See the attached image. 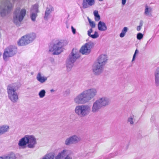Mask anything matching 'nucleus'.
Wrapping results in <instances>:
<instances>
[{
	"label": "nucleus",
	"instance_id": "1",
	"mask_svg": "<svg viewBox=\"0 0 159 159\" xmlns=\"http://www.w3.org/2000/svg\"><path fill=\"white\" fill-rule=\"evenodd\" d=\"M97 92L95 88L85 90L74 98L73 102L77 105L88 103L96 96Z\"/></svg>",
	"mask_w": 159,
	"mask_h": 159
},
{
	"label": "nucleus",
	"instance_id": "2",
	"mask_svg": "<svg viewBox=\"0 0 159 159\" xmlns=\"http://www.w3.org/2000/svg\"><path fill=\"white\" fill-rule=\"evenodd\" d=\"M107 60L108 57L105 54H101L98 57L92 67V71L94 75L98 76L103 73Z\"/></svg>",
	"mask_w": 159,
	"mask_h": 159
},
{
	"label": "nucleus",
	"instance_id": "3",
	"mask_svg": "<svg viewBox=\"0 0 159 159\" xmlns=\"http://www.w3.org/2000/svg\"><path fill=\"white\" fill-rule=\"evenodd\" d=\"M67 44L64 40H58L49 48V51L53 55H58L63 51V47Z\"/></svg>",
	"mask_w": 159,
	"mask_h": 159
},
{
	"label": "nucleus",
	"instance_id": "4",
	"mask_svg": "<svg viewBox=\"0 0 159 159\" xmlns=\"http://www.w3.org/2000/svg\"><path fill=\"white\" fill-rule=\"evenodd\" d=\"M91 111V107L88 105H80L76 106L74 112L78 116L84 117L88 116Z\"/></svg>",
	"mask_w": 159,
	"mask_h": 159
},
{
	"label": "nucleus",
	"instance_id": "5",
	"mask_svg": "<svg viewBox=\"0 0 159 159\" xmlns=\"http://www.w3.org/2000/svg\"><path fill=\"white\" fill-rule=\"evenodd\" d=\"M7 90L9 99L13 102H16L18 99V96L16 85L14 84L9 85L7 87Z\"/></svg>",
	"mask_w": 159,
	"mask_h": 159
},
{
	"label": "nucleus",
	"instance_id": "6",
	"mask_svg": "<svg viewBox=\"0 0 159 159\" xmlns=\"http://www.w3.org/2000/svg\"><path fill=\"white\" fill-rule=\"evenodd\" d=\"M26 13V10L25 9L20 10L19 7L17 8L15 10L13 17V21L16 25H19L23 20Z\"/></svg>",
	"mask_w": 159,
	"mask_h": 159
},
{
	"label": "nucleus",
	"instance_id": "7",
	"mask_svg": "<svg viewBox=\"0 0 159 159\" xmlns=\"http://www.w3.org/2000/svg\"><path fill=\"white\" fill-rule=\"evenodd\" d=\"M36 37V34L34 33L27 34L21 37L18 42V44L20 46L27 45L32 43Z\"/></svg>",
	"mask_w": 159,
	"mask_h": 159
},
{
	"label": "nucleus",
	"instance_id": "8",
	"mask_svg": "<svg viewBox=\"0 0 159 159\" xmlns=\"http://www.w3.org/2000/svg\"><path fill=\"white\" fill-rule=\"evenodd\" d=\"M72 151L67 149L64 148L54 156L55 159H73Z\"/></svg>",
	"mask_w": 159,
	"mask_h": 159
},
{
	"label": "nucleus",
	"instance_id": "9",
	"mask_svg": "<svg viewBox=\"0 0 159 159\" xmlns=\"http://www.w3.org/2000/svg\"><path fill=\"white\" fill-rule=\"evenodd\" d=\"M17 52V48L14 46H10L6 48L3 54V58L4 60H7L8 58L15 55Z\"/></svg>",
	"mask_w": 159,
	"mask_h": 159
},
{
	"label": "nucleus",
	"instance_id": "10",
	"mask_svg": "<svg viewBox=\"0 0 159 159\" xmlns=\"http://www.w3.org/2000/svg\"><path fill=\"white\" fill-rule=\"evenodd\" d=\"M94 45V43L92 42L87 43L82 46L80 50V52L83 55H88L91 52V49Z\"/></svg>",
	"mask_w": 159,
	"mask_h": 159
},
{
	"label": "nucleus",
	"instance_id": "11",
	"mask_svg": "<svg viewBox=\"0 0 159 159\" xmlns=\"http://www.w3.org/2000/svg\"><path fill=\"white\" fill-rule=\"evenodd\" d=\"M81 140V139L80 136L74 134L67 138L64 141V143L66 146H69L72 144L77 143Z\"/></svg>",
	"mask_w": 159,
	"mask_h": 159
},
{
	"label": "nucleus",
	"instance_id": "12",
	"mask_svg": "<svg viewBox=\"0 0 159 159\" xmlns=\"http://www.w3.org/2000/svg\"><path fill=\"white\" fill-rule=\"evenodd\" d=\"M13 7V6L11 3L9 2H7L3 6H2L0 8V12L1 16H2L9 12Z\"/></svg>",
	"mask_w": 159,
	"mask_h": 159
},
{
	"label": "nucleus",
	"instance_id": "13",
	"mask_svg": "<svg viewBox=\"0 0 159 159\" xmlns=\"http://www.w3.org/2000/svg\"><path fill=\"white\" fill-rule=\"evenodd\" d=\"M80 57L78 50L76 49H73L70 54L69 55L66 61L74 63L76 60Z\"/></svg>",
	"mask_w": 159,
	"mask_h": 159
},
{
	"label": "nucleus",
	"instance_id": "14",
	"mask_svg": "<svg viewBox=\"0 0 159 159\" xmlns=\"http://www.w3.org/2000/svg\"><path fill=\"white\" fill-rule=\"evenodd\" d=\"M88 20L90 26L92 28L89 29L87 32L88 35L92 39H95L98 38L99 37V34L98 32L96 31H95L93 34H91V33L93 32V28H94L95 27L96 25L93 21H92L89 17H88Z\"/></svg>",
	"mask_w": 159,
	"mask_h": 159
},
{
	"label": "nucleus",
	"instance_id": "15",
	"mask_svg": "<svg viewBox=\"0 0 159 159\" xmlns=\"http://www.w3.org/2000/svg\"><path fill=\"white\" fill-rule=\"evenodd\" d=\"M27 147L30 148H34L37 143L35 138L33 135H27Z\"/></svg>",
	"mask_w": 159,
	"mask_h": 159
},
{
	"label": "nucleus",
	"instance_id": "16",
	"mask_svg": "<svg viewBox=\"0 0 159 159\" xmlns=\"http://www.w3.org/2000/svg\"><path fill=\"white\" fill-rule=\"evenodd\" d=\"M96 100L102 107L108 105L110 102V99L105 96L100 97Z\"/></svg>",
	"mask_w": 159,
	"mask_h": 159
},
{
	"label": "nucleus",
	"instance_id": "17",
	"mask_svg": "<svg viewBox=\"0 0 159 159\" xmlns=\"http://www.w3.org/2000/svg\"><path fill=\"white\" fill-rule=\"evenodd\" d=\"M102 107L99 102L96 100L93 104L91 111L93 113H97L99 112Z\"/></svg>",
	"mask_w": 159,
	"mask_h": 159
},
{
	"label": "nucleus",
	"instance_id": "18",
	"mask_svg": "<svg viewBox=\"0 0 159 159\" xmlns=\"http://www.w3.org/2000/svg\"><path fill=\"white\" fill-rule=\"evenodd\" d=\"M95 4V0H83L82 6L84 8H86L94 5Z\"/></svg>",
	"mask_w": 159,
	"mask_h": 159
},
{
	"label": "nucleus",
	"instance_id": "19",
	"mask_svg": "<svg viewBox=\"0 0 159 159\" xmlns=\"http://www.w3.org/2000/svg\"><path fill=\"white\" fill-rule=\"evenodd\" d=\"M154 83L155 85L159 86V67H157L154 71Z\"/></svg>",
	"mask_w": 159,
	"mask_h": 159
},
{
	"label": "nucleus",
	"instance_id": "20",
	"mask_svg": "<svg viewBox=\"0 0 159 159\" xmlns=\"http://www.w3.org/2000/svg\"><path fill=\"white\" fill-rule=\"evenodd\" d=\"M27 135L20 139L18 142V145L20 148H25L27 144Z\"/></svg>",
	"mask_w": 159,
	"mask_h": 159
},
{
	"label": "nucleus",
	"instance_id": "21",
	"mask_svg": "<svg viewBox=\"0 0 159 159\" xmlns=\"http://www.w3.org/2000/svg\"><path fill=\"white\" fill-rule=\"evenodd\" d=\"M36 78L37 80L41 84L45 82L47 80V78L43 75L40 72L38 73L36 76Z\"/></svg>",
	"mask_w": 159,
	"mask_h": 159
},
{
	"label": "nucleus",
	"instance_id": "22",
	"mask_svg": "<svg viewBox=\"0 0 159 159\" xmlns=\"http://www.w3.org/2000/svg\"><path fill=\"white\" fill-rule=\"evenodd\" d=\"M53 10V7L50 5H49L47 7L45 12V15L44 16L45 20H47L48 19L49 17L50 14Z\"/></svg>",
	"mask_w": 159,
	"mask_h": 159
},
{
	"label": "nucleus",
	"instance_id": "23",
	"mask_svg": "<svg viewBox=\"0 0 159 159\" xmlns=\"http://www.w3.org/2000/svg\"><path fill=\"white\" fill-rule=\"evenodd\" d=\"M152 7L147 5L145 6V9L144 14L147 16H151L152 12Z\"/></svg>",
	"mask_w": 159,
	"mask_h": 159
},
{
	"label": "nucleus",
	"instance_id": "24",
	"mask_svg": "<svg viewBox=\"0 0 159 159\" xmlns=\"http://www.w3.org/2000/svg\"><path fill=\"white\" fill-rule=\"evenodd\" d=\"M98 30L100 31H105L107 30V27L105 23L102 21H100L98 24Z\"/></svg>",
	"mask_w": 159,
	"mask_h": 159
},
{
	"label": "nucleus",
	"instance_id": "25",
	"mask_svg": "<svg viewBox=\"0 0 159 159\" xmlns=\"http://www.w3.org/2000/svg\"><path fill=\"white\" fill-rule=\"evenodd\" d=\"M9 128V126L6 125L0 126V135L7 132Z\"/></svg>",
	"mask_w": 159,
	"mask_h": 159
},
{
	"label": "nucleus",
	"instance_id": "26",
	"mask_svg": "<svg viewBox=\"0 0 159 159\" xmlns=\"http://www.w3.org/2000/svg\"><path fill=\"white\" fill-rule=\"evenodd\" d=\"M3 159H16V157L15 154L12 152H11L7 155L3 156Z\"/></svg>",
	"mask_w": 159,
	"mask_h": 159
},
{
	"label": "nucleus",
	"instance_id": "27",
	"mask_svg": "<svg viewBox=\"0 0 159 159\" xmlns=\"http://www.w3.org/2000/svg\"><path fill=\"white\" fill-rule=\"evenodd\" d=\"M54 154L53 153H48L43 157L42 159H54Z\"/></svg>",
	"mask_w": 159,
	"mask_h": 159
},
{
	"label": "nucleus",
	"instance_id": "28",
	"mask_svg": "<svg viewBox=\"0 0 159 159\" xmlns=\"http://www.w3.org/2000/svg\"><path fill=\"white\" fill-rule=\"evenodd\" d=\"M73 63L70 62L66 61V65L67 71L68 72H69L71 70V69L73 66Z\"/></svg>",
	"mask_w": 159,
	"mask_h": 159
},
{
	"label": "nucleus",
	"instance_id": "29",
	"mask_svg": "<svg viewBox=\"0 0 159 159\" xmlns=\"http://www.w3.org/2000/svg\"><path fill=\"white\" fill-rule=\"evenodd\" d=\"M135 120V116L134 115H132L128 118L127 121L131 125H133Z\"/></svg>",
	"mask_w": 159,
	"mask_h": 159
},
{
	"label": "nucleus",
	"instance_id": "30",
	"mask_svg": "<svg viewBox=\"0 0 159 159\" xmlns=\"http://www.w3.org/2000/svg\"><path fill=\"white\" fill-rule=\"evenodd\" d=\"M39 4H38L36 3L33 5L32 7L31 10L32 12H35L37 13L39 12Z\"/></svg>",
	"mask_w": 159,
	"mask_h": 159
},
{
	"label": "nucleus",
	"instance_id": "31",
	"mask_svg": "<svg viewBox=\"0 0 159 159\" xmlns=\"http://www.w3.org/2000/svg\"><path fill=\"white\" fill-rule=\"evenodd\" d=\"M128 28L126 27H125L122 30L120 34V36L121 38L124 37L126 33L127 32Z\"/></svg>",
	"mask_w": 159,
	"mask_h": 159
},
{
	"label": "nucleus",
	"instance_id": "32",
	"mask_svg": "<svg viewBox=\"0 0 159 159\" xmlns=\"http://www.w3.org/2000/svg\"><path fill=\"white\" fill-rule=\"evenodd\" d=\"M93 14L95 16V20L96 21H99L100 19V17L98 13V11L95 10L93 12Z\"/></svg>",
	"mask_w": 159,
	"mask_h": 159
},
{
	"label": "nucleus",
	"instance_id": "33",
	"mask_svg": "<svg viewBox=\"0 0 159 159\" xmlns=\"http://www.w3.org/2000/svg\"><path fill=\"white\" fill-rule=\"evenodd\" d=\"M37 16V13L31 12V13L30 15V17L31 20L33 21H34L35 20V19Z\"/></svg>",
	"mask_w": 159,
	"mask_h": 159
},
{
	"label": "nucleus",
	"instance_id": "34",
	"mask_svg": "<svg viewBox=\"0 0 159 159\" xmlns=\"http://www.w3.org/2000/svg\"><path fill=\"white\" fill-rule=\"evenodd\" d=\"M46 91L44 89L42 90L39 93V95L40 98H43L45 95Z\"/></svg>",
	"mask_w": 159,
	"mask_h": 159
},
{
	"label": "nucleus",
	"instance_id": "35",
	"mask_svg": "<svg viewBox=\"0 0 159 159\" xmlns=\"http://www.w3.org/2000/svg\"><path fill=\"white\" fill-rule=\"evenodd\" d=\"M143 37V35L141 33H139L137 34V38L138 40H141Z\"/></svg>",
	"mask_w": 159,
	"mask_h": 159
},
{
	"label": "nucleus",
	"instance_id": "36",
	"mask_svg": "<svg viewBox=\"0 0 159 159\" xmlns=\"http://www.w3.org/2000/svg\"><path fill=\"white\" fill-rule=\"evenodd\" d=\"M139 52V51L138 49H136L135 51V52H134V53L133 55L132 60V61H134L135 59V57H136V55L137 54H138Z\"/></svg>",
	"mask_w": 159,
	"mask_h": 159
},
{
	"label": "nucleus",
	"instance_id": "37",
	"mask_svg": "<svg viewBox=\"0 0 159 159\" xmlns=\"http://www.w3.org/2000/svg\"><path fill=\"white\" fill-rule=\"evenodd\" d=\"M71 28L72 29V31L74 34H75L76 33V30L75 29H74L73 26H71Z\"/></svg>",
	"mask_w": 159,
	"mask_h": 159
},
{
	"label": "nucleus",
	"instance_id": "38",
	"mask_svg": "<svg viewBox=\"0 0 159 159\" xmlns=\"http://www.w3.org/2000/svg\"><path fill=\"white\" fill-rule=\"evenodd\" d=\"M143 22L142 20H141L139 22V26L142 27L143 25Z\"/></svg>",
	"mask_w": 159,
	"mask_h": 159
},
{
	"label": "nucleus",
	"instance_id": "39",
	"mask_svg": "<svg viewBox=\"0 0 159 159\" xmlns=\"http://www.w3.org/2000/svg\"><path fill=\"white\" fill-rule=\"evenodd\" d=\"M126 2V0H122V4L123 5L125 4Z\"/></svg>",
	"mask_w": 159,
	"mask_h": 159
},
{
	"label": "nucleus",
	"instance_id": "40",
	"mask_svg": "<svg viewBox=\"0 0 159 159\" xmlns=\"http://www.w3.org/2000/svg\"><path fill=\"white\" fill-rule=\"evenodd\" d=\"M141 29V27L139 26H138L137 28V30L138 31H140Z\"/></svg>",
	"mask_w": 159,
	"mask_h": 159
},
{
	"label": "nucleus",
	"instance_id": "41",
	"mask_svg": "<svg viewBox=\"0 0 159 159\" xmlns=\"http://www.w3.org/2000/svg\"><path fill=\"white\" fill-rule=\"evenodd\" d=\"M50 91L51 92H54V90L53 89H51V90H50Z\"/></svg>",
	"mask_w": 159,
	"mask_h": 159
},
{
	"label": "nucleus",
	"instance_id": "42",
	"mask_svg": "<svg viewBox=\"0 0 159 159\" xmlns=\"http://www.w3.org/2000/svg\"><path fill=\"white\" fill-rule=\"evenodd\" d=\"M3 156L0 157V159H3L2 158Z\"/></svg>",
	"mask_w": 159,
	"mask_h": 159
},
{
	"label": "nucleus",
	"instance_id": "43",
	"mask_svg": "<svg viewBox=\"0 0 159 159\" xmlns=\"http://www.w3.org/2000/svg\"><path fill=\"white\" fill-rule=\"evenodd\" d=\"M1 55H2V53L1 52H0V57H1Z\"/></svg>",
	"mask_w": 159,
	"mask_h": 159
},
{
	"label": "nucleus",
	"instance_id": "44",
	"mask_svg": "<svg viewBox=\"0 0 159 159\" xmlns=\"http://www.w3.org/2000/svg\"><path fill=\"white\" fill-rule=\"evenodd\" d=\"M99 0V1H103V0Z\"/></svg>",
	"mask_w": 159,
	"mask_h": 159
}]
</instances>
